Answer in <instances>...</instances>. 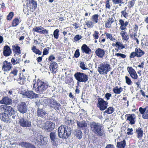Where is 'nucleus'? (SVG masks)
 I'll list each match as a JSON object with an SVG mask.
<instances>
[{"label":"nucleus","mask_w":148,"mask_h":148,"mask_svg":"<svg viewBox=\"0 0 148 148\" xmlns=\"http://www.w3.org/2000/svg\"><path fill=\"white\" fill-rule=\"evenodd\" d=\"M136 133L137 134V138H139V140H140L143 136V130L140 127L136 129Z\"/></svg>","instance_id":"f704fd0d"},{"label":"nucleus","mask_w":148,"mask_h":148,"mask_svg":"<svg viewBox=\"0 0 148 148\" xmlns=\"http://www.w3.org/2000/svg\"><path fill=\"white\" fill-rule=\"evenodd\" d=\"M21 145L26 148H36L34 145L29 143L23 142Z\"/></svg>","instance_id":"4c0bfd02"},{"label":"nucleus","mask_w":148,"mask_h":148,"mask_svg":"<svg viewBox=\"0 0 148 148\" xmlns=\"http://www.w3.org/2000/svg\"><path fill=\"white\" fill-rule=\"evenodd\" d=\"M120 34L123 40L127 41L129 39V36L125 30L121 31Z\"/></svg>","instance_id":"72a5a7b5"},{"label":"nucleus","mask_w":148,"mask_h":148,"mask_svg":"<svg viewBox=\"0 0 148 148\" xmlns=\"http://www.w3.org/2000/svg\"><path fill=\"white\" fill-rule=\"evenodd\" d=\"M12 67V64L11 62H8L5 60L3 63L2 70L4 71H10Z\"/></svg>","instance_id":"dca6fc26"},{"label":"nucleus","mask_w":148,"mask_h":148,"mask_svg":"<svg viewBox=\"0 0 148 148\" xmlns=\"http://www.w3.org/2000/svg\"><path fill=\"white\" fill-rule=\"evenodd\" d=\"M97 55L99 58H102L105 54L104 50L100 48H98L95 51Z\"/></svg>","instance_id":"393cba45"},{"label":"nucleus","mask_w":148,"mask_h":148,"mask_svg":"<svg viewBox=\"0 0 148 148\" xmlns=\"http://www.w3.org/2000/svg\"><path fill=\"white\" fill-rule=\"evenodd\" d=\"M32 51L33 52L35 53L36 54L38 55L41 54L42 52L38 49H37L35 46H34L33 47H32Z\"/></svg>","instance_id":"37998d69"},{"label":"nucleus","mask_w":148,"mask_h":148,"mask_svg":"<svg viewBox=\"0 0 148 148\" xmlns=\"http://www.w3.org/2000/svg\"><path fill=\"white\" fill-rule=\"evenodd\" d=\"M136 53L137 57L140 58L144 54L145 52L139 48H136L135 50Z\"/></svg>","instance_id":"e433bc0d"},{"label":"nucleus","mask_w":148,"mask_h":148,"mask_svg":"<svg viewBox=\"0 0 148 148\" xmlns=\"http://www.w3.org/2000/svg\"><path fill=\"white\" fill-rule=\"evenodd\" d=\"M99 17V15L97 14H95L92 16V21L93 22L96 23L98 22V17Z\"/></svg>","instance_id":"de8ad7c7"},{"label":"nucleus","mask_w":148,"mask_h":148,"mask_svg":"<svg viewBox=\"0 0 148 148\" xmlns=\"http://www.w3.org/2000/svg\"><path fill=\"white\" fill-rule=\"evenodd\" d=\"M135 4V0H132L128 2V7L129 8L134 6Z\"/></svg>","instance_id":"3c124183"},{"label":"nucleus","mask_w":148,"mask_h":148,"mask_svg":"<svg viewBox=\"0 0 148 148\" xmlns=\"http://www.w3.org/2000/svg\"><path fill=\"white\" fill-rule=\"evenodd\" d=\"M53 98V97L48 98L45 97H43L39 99V102L44 105L47 106L49 105L50 106Z\"/></svg>","instance_id":"9b49d317"},{"label":"nucleus","mask_w":148,"mask_h":148,"mask_svg":"<svg viewBox=\"0 0 148 148\" xmlns=\"http://www.w3.org/2000/svg\"><path fill=\"white\" fill-rule=\"evenodd\" d=\"M19 123L21 126L23 127H30L31 126V122L28 120L22 118L20 119Z\"/></svg>","instance_id":"1a4fd4ad"},{"label":"nucleus","mask_w":148,"mask_h":148,"mask_svg":"<svg viewBox=\"0 0 148 148\" xmlns=\"http://www.w3.org/2000/svg\"><path fill=\"white\" fill-rule=\"evenodd\" d=\"M44 129L48 132L52 131L54 127V124L50 121L46 122L45 123Z\"/></svg>","instance_id":"a211bd4d"},{"label":"nucleus","mask_w":148,"mask_h":148,"mask_svg":"<svg viewBox=\"0 0 148 148\" xmlns=\"http://www.w3.org/2000/svg\"><path fill=\"white\" fill-rule=\"evenodd\" d=\"M79 66L83 70H85L87 69V68L86 67L85 65L83 62H80Z\"/></svg>","instance_id":"5fc2aeb1"},{"label":"nucleus","mask_w":148,"mask_h":148,"mask_svg":"<svg viewBox=\"0 0 148 148\" xmlns=\"http://www.w3.org/2000/svg\"><path fill=\"white\" fill-rule=\"evenodd\" d=\"M115 46L118 47L119 49H121L125 48V46L120 42H116V43Z\"/></svg>","instance_id":"c03bdc74"},{"label":"nucleus","mask_w":148,"mask_h":148,"mask_svg":"<svg viewBox=\"0 0 148 148\" xmlns=\"http://www.w3.org/2000/svg\"><path fill=\"white\" fill-rule=\"evenodd\" d=\"M117 87V86H116L113 89V91L114 93L119 94L123 91V88L121 87H120L118 88Z\"/></svg>","instance_id":"79ce46f5"},{"label":"nucleus","mask_w":148,"mask_h":148,"mask_svg":"<svg viewBox=\"0 0 148 148\" xmlns=\"http://www.w3.org/2000/svg\"><path fill=\"white\" fill-rule=\"evenodd\" d=\"M32 31L34 32H37L40 34H48V30L44 29L41 26L34 27Z\"/></svg>","instance_id":"9d476101"},{"label":"nucleus","mask_w":148,"mask_h":148,"mask_svg":"<svg viewBox=\"0 0 148 148\" xmlns=\"http://www.w3.org/2000/svg\"><path fill=\"white\" fill-rule=\"evenodd\" d=\"M82 51L83 53L89 54L91 52V49L86 44H84L81 47Z\"/></svg>","instance_id":"473e14b6"},{"label":"nucleus","mask_w":148,"mask_h":148,"mask_svg":"<svg viewBox=\"0 0 148 148\" xmlns=\"http://www.w3.org/2000/svg\"><path fill=\"white\" fill-rule=\"evenodd\" d=\"M47 83L41 81L38 82L37 83L35 84L33 88H35L36 92L39 94H41L45 92L48 88Z\"/></svg>","instance_id":"7ed1b4c3"},{"label":"nucleus","mask_w":148,"mask_h":148,"mask_svg":"<svg viewBox=\"0 0 148 148\" xmlns=\"http://www.w3.org/2000/svg\"><path fill=\"white\" fill-rule=\"evenodd\" d=\"M128 22L126 21L125 23L124 21L121 19L119 20V24L121 25L119 28L122 30H124L126 29V27L128 25Z\"/></svg>","instance_id":"bb28decb"},{"label":"nucleus","mask_w":148,"mask_h":148,"mask_svg":"<svg viewBox=\"0 0 148 148\" xmlns=\"http://www.w3.org/2000/svg\"><path fill=\"white\" fill-rule=\"evenodd\" d=\"M50 137L52 145L57 146L58 145L56 133L51 132L50 133Z\"/></svg>","instance_id":"6ab92c4d"},{"label":"nucleus","mask_w":148,"mask_h":148,"mask_svg":"<svg viewBox=\"0 0 148 148\" xmlns=\"http://www.w3.org/2000/svg\"><path fill=\"white\" fill-rule=\"evenodd\" d=\"M23 95L25 96L27 98L33 99L38 97V95L34 92L32 91H27L23 93Z\"/></svg>","instance_id":"ddd939ff"},{"label":"nucleus","mask_w":148,"mask_h":148,"mask_svg":"<svg viewBox=\"0 0 148 148\" xmlns=\"http://www.w3.org/2000/svg\"><path fill=\"white\" fill-rule=\"evenodd\" d=\"M113 3L114 4L119 3H124L122 2L121 0H112Z\"/></svg>","instance_id":"4d7b16f0"},{"label":"nucleus","mask_w":148,"mask_h":148,"mask_svg":"<svg viewBox=\"0 0 148 148\" xmlns=\"http://www.w3.org/2000/svg\"><path fill=\"white\" fill-rule=\"evenodd\" d=\"M51 71L53 73H55L58 70V65L55 62H51L49 67Z\"/></svg>","instance_id":"4be33fe9"},{"label":"nucleus","mask_w":148,"mask_h":148,"mask_svg":"<svg viewBox=\"0 0 148 148\" xmlns=\"http://www.w3.org/2000/svg\"><path fill=\"white\" fill-rule=\"evenodd\" d=\"M36 3L34 0H31L27 4V7L28 9H35L37 7Z\"/></svg>","instance_id":"c85d7f7f"},{"label":"nucleus","mask_w":148,"mask_h":148,"mask_svg":"<svg viewBox=\"0 0 148 148\" xmlns=\"http://www.w3.org/2000/svg\"><path fill=\"white\" fill-rule=\"evenodd\" d=\"M13 16V13L12 12H10L7 16L8 19L11 20Z\"/></svg>","instance_id":"e2e57ef3"},{"label":"nucleus","mask_w":148,"mask_h":148,"mask_svg":"<svg viewBox=\"0 0 148 148\" xmlns=\"http://www.w3.org/2000/svg\"><path fill=\"white\" fill-rule=\"evenodd\" d=\"M58 136L61 138L66 139L64 131V125H62L59 127L58 129Z\"/></svg>","instance_id":"aec40b11"},{"label":"nucleus","mask_w":148,"mask_h":148,"mask_svg":"<svg viewBox=\"0 0 148 148\" xmlns=\"http://www.w3.org/2000/svg\"><path fill=\"white\" fill-rule=\"evenodd\" d=\"M90 127L91 130L97 136H101L104 135V132L102 129V126L100 124L92 122L90 123Z\"/></svg>","instance_id":"f257e3e1"},{"label":"nucleus","mask_w":148,"mask_h":148,"mask_svg":"<svg viewBox=\"0 0 148 148\" xmlns=\"http://www.w3.org/2000/svg\"><path fill=\"white\" fill-rule=\"evenodd\" d=\"M127 7H125L124 8V10L121 11V16H123L126 19H128L129 17V11L128 10H127Z\"/></svg>","instance_id":"2f4dec72"},{"label":"nucleus","mask_w":148,"mask_h":148,"mask_svg":"<svg viewBox=\"0 0 148 148\" xmlns=\"http://www.w3.org/2000/svg\"><path fill=\"white\" fill-rule=\"evenodd\" d=\"M17 109L22 114L26 113L27 110L26 104L25 102H20L17 106Z\"/></svg>","instance_id":"6e6552de"},{"label":"nucleus","mask_w":148,"mask_h":148,"mask_svg":"<svg viewBox=\"0 0 148 148\" xmlns=\"http://www.w3.org/2000/svg\"><path fill=\"white\" fill-rule=\"evenodd\" d=\"M19 80H22V81H20V82H18V83L21 84H24L25 81V77L23 76H22V77H21V76L20 75L19 76Z\"/></svg>","instance_id":"6e6d98bb"},{"label":"nucleus","mask_w":148,"mask_h":148,"mask_svg":"<svg viewBox=\"0 0 148 148\" xmlns=\"http://www.w3.org/2000/svg\"><path fill=\"white\" fill-rule=\"evenodd\" d=\"M31 141L37 145L41 146L45 145L47 142V138L45 137L40 136L38 137L35 136H32Z\"/></svg>","instance_id":"20e7f679"},{"label":"nucleus","mask_w":148,"mask_h":148,"mask_svg":"<svg viewBox=\"0 0 148 148\" xmlns=\"http://www.w3.org/2000/svg\"><path fill=\"white\" fill-rule=\"evenodd\" d=\"M1 110L5 112L10 116L12 115H14L15 113V111L14 109L12 107L6 105H2L1 106Z\"/></svg>","instance_id":"423d86ee"},{"label":"nucleus","mask_w":148,"mask_h":148,"mask_svg":"<svg viewBox=\"0 0 148 148\" xmlns=\"http://www.w3.org/2000/svg\"><path fill=\"white\" fill-rule=\"evenodd\" d=\"M61 106L60 104L53 97L50 105V108H54L56 110H59L61 108Z\"/></svg>","instance_id":"f8f14e48"},{"label":"nucleus","mask_w":148,"mask_h":148,"mask_svg":"<svg viewBox=\"0 0 148 148\" xmlns=\"http://www.w3.org/2000/svg\"><path fill=\"white\" fill-rule=\"evenodd\" d=\"M11 52V51L9 46L7 45L4 47L3 54L5 56H9L10 55Z\"/></svg>","instance_id":"7c9ffc66"},{"label":"nucleus","mask_w":148,"mask_h":148,"mask_svg":"<svg viewBox=\"0 0 148 148\" xmlns=\"http://www.w3.org/2000/svg\"><path fill=\"white\" fill-rule=\"evenodd\" d=\"M139 111L141 114H143L146 111L145 108L143 109L142 107H140L139 108Z\"/></svg>","instance_id":"0e129e2a"},{"label":"nucleus","mask_w":148,"mask_h":148,"mask_svg":"<svg viewBox=\"0 0 148 148\" xmlns=\"http://www.w3.org/2000/svg\"><path fill=\"white\" fill-rule=\"evenodd\" d=\"M14 58H14H12L11 60V62L13 64H15L20 62L21 59L20 58L18 57L17 56L14 57Z\"/></svg>","instance_id":"a19ab883"},{"label":"nucleus","mask_w":148,"mask_h":148,"mask_svg":"<svg viewBox=\"0 0 148 148\" xmlns=\"http://www.w3.org/2000/svg\"><path fill=\"white\" fill-rule=\"evenodd\" d=\"M126 82V83L129 85H130L132 84V82L129 77L127 76H125V77Z\"/></svg>","instance_id":"603ef678"},{"label":"nucleus","mask_w":148,"mask_h":148,"mask_svg":"<svg viewBox=\"0 0 148 148\" xmlns=\"http://www.w3.org/2000/svg\"><path fill=\"white\" fill-rule=\"evenodd\" d=\"M106 37L108 38L109 39L111 40L114 41L115 39L112 37V34L108 33H105Z\"/></svg>","instance_id":"09e8293b"},{"label":"nucleus","mask_w":148,"mask_h":148,"mask_svg":"<svg viewBox=\"0 0 148 148\" xmlns=\"http://www.w3.org/2000/svg\"><path fill=\"white\" fill-rule=\"evenodd\" d=\"M37 116L42 118H45L47 115L45 110L42 108H38L36 112Z\"/></svg>","instance_id":"4468645a"},{"label":"nucleus","mask_w":148,"mask_h":148,"mask_svg":"<svg viewBox=\"0 0 148 148\" xmlns=\"http://www.w3.org/2000/svg\"><path fill=\"white\" fill-rule=\"evenodd\" d=\"M80 55V53L79 52V50L78 49H77L75 52L74 55V56L76 58H78L79 57Z\"/></svg>","instance_id":"13d9d810"},{"label":"nucleus","mask_w":148,"mask_h":148,"mask_svg":"<svg viewBox=\"0 0 148 148\" xmlns=\"http://www.w3.org/2000/svg\"><path fill=\"white\" fill-rule=\"evenodd\" d=\"M74 135L79 139H80L82 138V132L80 130H76L74 132Z\"/></svg>","instance_id":"c9c22d12"},{"label":"nucleus","mask_w":148,"mask_h":148,"mask_svg":"<svg viewBox=\"0 0 148 148\" xmlns=\"http://www.w3.org/2000/svg\"><path fill=\"white\" fill-rule=\"evenodd\" d=\"M12 100L10 98L7 97H4L0 101V103L2 104H10L12 103Z\"/></svg>","instance_id":"412c9836"},{"label":"nucleus","mask_w":148,"mask_h":148,"mask_svg":"<svg viewBox=\"0 0 148 148\" xmlns=\"http://www.w3.org/2000/svg\"><path fill=\"white\" fill-rule=\"evenodd\" d=\"M9 115L5 112H2L0 114V119L3 121L7 123H10L11 120L9 118Z\"/></svg>","instance_id":"2eb2a0df"},{"label":"nucleus","mask_w":148,"mask_h":148,"mask_svg":"<svg viewBox=\"0 0 148 148\" xmlns=\"http://www.w3.org/2000/svg\"><path fill=\"white\" fill-rule=\"evenodd\" d=\"M136 116L134 114H129L127 116V119L129 121V123L133 125L135 123Z\"/></svg>","instance_id":"a878e982"},{"label":"nucleus","mask_w":148,"mask_h":148,"mask_svg":"<svg viewBox=\"0 0 148 148\" xmlns=\"http://www.w3.org/2000/svg\"><path fill=\"white\" fill-rule=\"evenodd\" d=\"M115 18L112 16L110 17L108 21L106 23L105 27L106 28H109L111 27V24L114 22Z\"/></svg>","instance_id":"cd10ccee"},{"label":"nucleus","mask_w":148,"mask_h":148,"mask_svg":"<svg viewBox=\"0 0 148 148\" xmlns=\"http://www.w3.org/2000/svg\"><path fill=\"white\" fill-rule=\"evenodd\" d=\"M97 100L98 103L97 106L101 110H104L107 108L108 103L107 101L101 98H98Z\"/></svg>","instance_id":"0eeeda50"},{"label":"nucleus","mask_w":148,"mask_h":148,"mask_svg":"<svg viewBox=\"0 0 148 148\" xmlns=\"http://www.w3.org/2000/svg\"><path fill=\"white\" fill-rule=\"evenodd\" d=\"M117 147L118 148H124L126 145L125 141L124 140L122 141L117 142Z\"/></svg>","instance_id":"ea45409f"},{"label":"nucleus","mask_w":148,"mask_h":148,"mask_svg":"<svg viewBox=\"0 0 148 148\" xmlns=\"http://www.w3.org/2000/svg\"><path fill=\"white\" fill-rule=\"evenodd\" d=\"M130 37L134 39L136 41V42L138 44L139 43V41L137 38L139 36H138L137 34V32L133 31L132 33L130 34Z\"/></svg>","instance_id":"58836bf2"},{"label":"nucleus","mask_w":148,"mask_h":148,"mask_svg":"<svg viewBox=\"0 0 148 148\" xmlns=\"http://www.w3.org/2000/svg\"><path fill=\"white\" fill-rule=\"evenodd\" d=\"M82 38L81 36L79 35H77L74 38V40L75 41H77L79 40Z\"/></svg>","instance_id":"69168bd1"},{"label":"nucleus","mask_w":148,"mask_h":148,"mask_svg":"<svg viewBox=\"0 0 148 148\" xmlns=\"http://www.w3.org/2000/svg\"><path fill=\"white\" fill-rule=\"evenodd\" d=\"M19 24V20L18 18L14 19L12 22L13 26L15 27L17 25Z\"/></svg>","instance_id":"8fccbe9b"},{"label":"nucleus","mask_w":148,"mask_h":148,"mask_svg":"<svg viewBox=\"0 0 148 148\" xmlns=\"http://www.w3.org/2000/svg\"><path fill=\"white\" fill-rule=\"evenodd\" d=\"M18 72V70L17 69L15 68L14 69L13 71L10 73L11 74H13L14 75H16Z\"/></svg>","instance_id":"774afa93"},{"label":"nucleus","mask_w":148,"mask_h":148,"mask_svg":"<svg viewBox=\"0 0 148 148\" xmlns=\"http://www.w3.org/2000/svg\"><path fill=\"white\" fill-rule=\"evenodd\" d=\"M114 111V109L113 107H109L107 110H105L104 112L105 113H106L108 114H111Z\"/></svg>","instance_id":"a18cd8bd"},{"label":"nucleus","mask_w":148,"mask_h":148,"mask_svg":"<svg viewBox=\"0 0 148 148\" xmlns=\"http://www.w3.org/2000/svg\"><path fill=\"white\" fill-rule=\"evenodd\" d=\"M99 33L97 31H95L94 32V34H93V36L94 37L95 39H97L98 38L99 36L98 34Z\"/></svg>","instance_id":"bf43d9fd"},{"label":"nucleus","mask_w":148,"mask_h":148,"mask_svg":"<svg viewBox=\"0 0 148 148\" xmlns=\"http://www.w3.org/2000/svg\"><path fill=\"white\" fill-rule=\"evenodd\" d=\"M111 70V67L110 64L106 62H104L99 64L97 69L99 74L102 75L107 74Z\"/></svg>","instance_id":"f03ea898"},{"label":"nucleus","mask_w":148,"mask_h":148,"mask_svg":"<svg viewBox=\"0 0 148 148\" xmlns=\"http://www.w3.org/2000/svg\"><path fill=\"white\" fill-rule=\"evenodd\" d=\"M74 76L79 82H85L88 80V76L83 73L77 72L75 73Z\"/></svg>","instance_id":"39448f33"},{"label":"nucleus","mask_w":148,"mask_h":148,"mask_svg":"<svg viewBox=\"0 0 148 148\" xmlns=\"http://www.w3.org/2000/svg\"><path fill=\"white\" fill-rule=\"evenodd\" d=\"M50 49V48L49 47H47L43 51V56L47 54L48 53L49 51V49Z\"/></svg>","instance_id":"864d4df0"},{"label":"nucleus","mask_w":148,"mask_h":148,"mask_svg":"<svg viewBox=\"0 0 148 148\" xmlns=\"http://www.w3.org/2000/svg\"><path fill=\"white\" fill-rule=\"evenodd\" d=\"M59 30L58 29H57L55 30L53 32V36L56 39H57L59 37Z\"/></svg>","instance_id":"49530a36"},{"label":"nucleus","mask_w":148,"mask_h":148,"mask_svg":"<svg viewBox=\"0 0 148 148\" xmlns=\"http://www.w3.org/2000/svg\"><path fill=\"white\" fill-rule=\"evenodd\" d=\"M13 51L14 52V56L18 57V55H19L21 53V50H20V47L18 46H12Z\"/></svg>","instance_id":"c756f323"},{"label":"nucleus","mask_w":148,"mask_h":148,"mask_svg":"<svg viewBox=\"0 0 148 148\" xmlns=\"http://www.w3.org/2000/svg\"><path fill=\"white\" fill-rule=\"evenodd\" d=\"M137 55L136 54V52L135 51V52H132L131 53L130 56V58H133L135 57Z\"/></svg>","instance_id":"338daca9"},{"label":"nucleus","mask_w":148,"mask_h":148,"mask_svg":"<svg viewBox=\"0 0 148 148\" xmlns=\"http://www.w3.org/2000/svg\"><path fill=\"white\" fill-rule=\"evenodd\" d=\"M115 55L116 56L118 57H121L123 58H124L126 57V56L125 55L120 53H116L115 54Z\"/></svg>","instance_id":"052dcab7"},{"label":"nucleus","mask_w":148,"mask_h":148,"mask_svg":"<svg viewBox=\"0 0 148 148\" xmlns=\"http://www.w3.org/2000/svg\"><path fill=\"white\" fill-rule=\"evenodd\" d=\"M127 69L132 78L134 79H136L138 78V75L136 72L132 67L128 66Z\"/></svg>","instance_id":"f3484780"},{"label":"nucleus","mask_w":148,"mask_h":148,"mask_svg":"<svg viewBox=\"0 0 148 148\" xmlns=\"http://www.w3.org/2000/svg\"><path fill=\"white\" fill-rule=\"evenodd\" d=\"M64 131L66 139L70 136L71 133V129L69 127L64 125Z\"/></svg>","instance_id":"b1692460"},{"label":"nucleus","mask_w":148,"mask_h":148,"mask_svg":"<svg viewBox=\"0 0 148 148\" xmlns=\"http://www.w3.org/2000/svg\"><path fill=\"white\" fill-rule=\"evenodd\" d=\"M133 131V130L132 128H128L127 129V134L128 135H132L133 133L132 132Z\"/></svg>","instance_id":"680f3d73"},{"label":"nucleus","mask_w":148,"mask_h":148,"mask_svg":"<svg viewBox=\"0 0 148 148\" xmlns=\"http://www.w3.org/2000/svg\"><path fill=\"white\" fill-rule=\"evenodd\" d=\"M77 124L78 127L79 128L86 130L87 128V124L84 121H77Z\"/></svg>","instance_id":"5701e85b"}]
</instances>
